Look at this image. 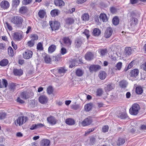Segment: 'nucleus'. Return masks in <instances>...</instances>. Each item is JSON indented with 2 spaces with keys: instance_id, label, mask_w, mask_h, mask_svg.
<instances>
[{
  "instance_id": "nucleus-1",
  "label": "nucleus",
  "mask_w": 146,
  "mask_h": 146,
  "mask_svg": "<svg viewBox=\"0 0 146 146\" xmlns=\"http://www.w3.org/2000/svg\"><path fill=\"white\" fill-rule=\"evenodd\" d=\"M23 21L22 18L19 16H13L11 19V22L12 23L19 26L21 25Z\"/></svg>"
},
{
  "instance_id": "nucleus-2",
  "label": "nucleus",
  "mask_w": 146,
  "mask_h": 146,
  "mask_svg": "<svg viewBox=\"0 0 146 146\" xmlns=\"http://www.w3.org/2000/svg\"><path fill=\"white\" fill-rule=\"evenodd\" d=\"M140 109V107L139 105L137 104L132 105L131 107L129 109L130 113L132 115H136L139 112Z\"/></svg>"
},
{
  "instance_id": "nucleus-3",
  "label": "nucleus",
  "mask_w": 146,
  "mask_h": 146,
  "mask_svg": "<svg viewBox=\"0 0 146 146\" xmlns=\"http://www.w3.org/2000/svg\"><path fill=\"white\" fill-rule=\"evenodd\" d=\"M28 118L26 117L21 116L18 117L15 122V124L17 126H21L27 121Z\"/></svg>"
},
{
  "instance_id": "nucleus-4",
  "label": "nucleus",
  "mask_w": 146,
  "mask_h": 146,
  "mask_svg": "<svg viewBox=\"0 0 146 146\" xmlns=\"http://www.w3.org/2000/svg\"><path fill=\"white\" fill-rule=\"evenodd\" d=\"M49 23L52 31L58 30L60 25V23L56 21H54L53 23L52 21H50Z\"/></svg>"
},
{
  "instance_id": "nucleus-5",
  "label": "nucleus",
  "mask_w": 146,
  "mask_h": 146,
  "mask_svg": "<svg viewBox=\"0 0 146 146\" xmlns=\"http://www.w3.org/2000/svg\"><path fill=\"white\" fill-rule=\"evenodd\" d=\"M92 121L91 118L90 117H89L84 120L82 122L81 124L83 126H88L91 123Z\"/></svg>"
},
{
  "instance_id": "nucleus-6",
  "label": "nucleus",
  "mask_w": 146,
  "mask_h": 146,
  "mask_svg": "<svg viewBox=\"0 0 146 146\" xmlns=\"http://www.w3.org/2000/svg\"><path fill=\"white\" fill-rule=\"evenodd\" d=\"M113 33L112 29L110 27L107 28L105 31L104 36L106 38H108Z\"/></svg>"
},
{
  "instance_id": "nucleus-7",
  "label": "nucleus",
  "mask_w": 146,
  "mask_h": 146,
  "mask_svg": "<svg viewBox=\"0 0 146 146\" xmlns=\"http://www.w3.org/2000/svg\"><path fill=\"white\" fill-rule=\"evenodd\" d=\"M33 55L32 51L27 50L23 54V57L25 59H29L31 58Z\"/></svg>"
},
{
  "instance_id": "nucleus-8",
  "label": "nucleus",
  "mask_w": 146,
  "mask_h": 146,
  "mask_svg": "<svg viewBox=\"0 0 146 146\" xmlns=\"http://www.w3.org/2000/svg\"><path fill=\"white\" fill-rule=\"evenodd\" d=\"M101 67L98 65H91L89 68V70L90 72H96L100 69Z\"/></svg>"
},
{
  "instance_id": "nucleus-9",
  "label": "nucleus",
  "mask_w": 146,
  "mask_h": 146,
  "mask_svg": "<svg viewBox=\"0 0 146 146\" xmlns=\"http://www.w3.org/2000/svg\"><path fill=\"white\" fill-rule=\"evenodd\" d=\"M22 33L18 32H15L13 35V37L14 39L17 40H20L22 38Z\"/></svg>"
},
{
  "instance_id": "nucleus-10",
  "label": "nucleus",
  "mask_w": 146,
  "mask_h": 146,
  "mask_svg": "<svg viewBox=\"0 0 146 146\" xmlns=\"http://www.w3.org/2000/svg\"><path fill=\"white\" fill-rule=\"evenodd\" d=\"M83 43V41L81 38H77L76 39L74 44L76 47H80Z\"/></svg>"
},
{
  "instance_id": "nucleus-11",
  "label": "nucleus",
  "mask_w": 146,
  "mask_h": 146,
  "mask_svg": "<svg viewBox=\"0 0 146 146\" xmlns=\"http://www.w3.org/2000/svg\"><path fill=\"white\" fill-rule=\"evenodd\" d=\"M39 102L42 104H45L47 102L48 100L46 96L44 95L40 96L38 98Z\"/></svg>"
},
{
  "instance_id": "nucleus-12",
  "label": "nucleus",
  "mask_w": 146,
  "mask_h": 146,
  "mask_svg": "<svg viewBox=\"0 0 146 146\" xmlns=\"http://www.w3.org/2000/svg\"><path fill=\"white\" fill-rule=\"evenodd\" d=\"M7 84V82L6 80L4 79H0V88H6Z\"/></svg>"
},
{
  "instance_id": "nucleus-13",
  "label": "nucleus",
  "mask_w": 146,
  "mask_h": 146,
  "mask_svg": "<svg viewBox=\"0 0 146 146\" xmlns=\"http://www.w3.org/2000/svg\"><path fill=\"white\" fill-rule=\"evenodd\" d=\"M50 144V141L47 139H43L40 142L41 146H49Z\"/></svg>"
},
{
  "instance_id": "nucleus-14",
  "label": "nucleus",
  "mask_w": 146,
  "mask_h": 146,
  "mask_svg": "<svg viewBox=\"0 0 146 146\" xmlns=\"http://www.w3.org/2000/svg\"><path fill=\"white\" fill-rule=\"evenodd\" d=\"M114 88V85L112 83H110L105 87L104 89L106 92L112 90Z\"/></svg>"
},
{
  "instance_id": "nucleus-15",
  "label": "nucleus",
  "mask_w": 146,
  "mask_h": 146,
  "mask_svg": "<svg viewBox=\"0 0 146 146\" xmlns=\"http://www.w3.org/2000/svg\"><path fill=\"white\" fill-rule=\"evenodd\" d=\"M65 21L66 24L70 25L74 23V20L73 18L68 17L66 19Z\"/></svg>"
},
{
  "instance_id": "nucleus-16",
  "label": "nucleus",
  "mask_w": 146,
  "mask_h": 146,
  "mask_svg": "<svg viewBox=\"0 0 146 146\" xmlns=\"http://www.w3.org/2000/svg\"><path fill=\"white\" fill-rule=\"evenodd\" d=\"M125 55L126 56L130 55L132 53V50L130 47H126L125 49Z\"/></svg>"
},
{
  "instance_id": "nucleus-17",
  "label": "nucleus",
  "mask_w": 146,
  "mask_h": 146,
  "mask_svg": "<svg viewBox=\"0 0 146 146\" xmlns=\"http://www.w3.org/2000/svg\"><path fill=\"white\" fill-rule=\"evenodd\" d=\"M94 54L91 52H88L85 55V59L88 60H90L93 59Z\"/></svg>"
},
{
  "instance_id": "nucleus-18",
  "label": "nucleus",
  "mask_w": 146,
  "mask_h": 146,
  "mask_svg": "<svg viewBox=\"0 0 146 146\" xmlns=\"http://www.w3.org/2000/svg\"><path fill=\"white\" fill-rule=\"evenodd\" d=\"M9 3L6 1H2L0 4L1 7L4 9H7L9 7Z\"/></svg>"
},
{
  "instance_id": "nucleus-19",
  "label": "nucleus",
  "mask_w": 146,
  "mask_h": 146,
  "mask_svg": "<svg viewBox=\"0 0 146 146\" xmlns=\"http://www.w3.org/2000/svg\"><path fill=\"white\" fill-rule=\"evenodd\" d=\"M20 96L24 99H27L29 98V93L26 92H23L21 93Z\"/></svg>"
},
{
  "instance_id": "nucleus-20",
  "label": "nucleus",
  "mask_w": 146,
  "mask_h": 146,
  "mask_svg": "<svg viewBox=\"0 0 146 146\" xmlns=\"http://www.w3.org/2000/svg\"><path fill=\"white\" fill-rule=\"evenodd\" d=\"M47 120L48 122L52 125H54L56 123V120L55 118L52 116L48 117Z\"/></svg>"
},
{
  "instance_id": "nucleus-21",
  "label": "nucleus",
  "mask_w": 146,
  "mask_h": 146,
  "mask_svg": "<svg viewBox=\"0 0 146 146\" xmlns=\"http://www.w3.org/2000/svg\"><path fill=\"white\" fill-rule=\"evenodd\" d=\"M139 71L137 69H134L132 70L130 73V76L133 77H136L138 74Z\"/></svg>"
},
{
  "instance_id": "nucleus-22",
  "label": "nucleus",
  "mask_w": 146,
  "mask_h": 146,
  "mask_svg": "<svg viewBox=\"0 0 146 146\" xmlns=\"http://www.w3.org/2000/svg\"><path fill=\"white\" fill-rule=\"evenodd\" d=\"M13 72L15 76H21L23 74V72L22 70L17 69H14L13 70Z\"/></svg>"
},
{
  "instance_id": "nucleus-23",
  "label": "nucleus",
  "mask_w": 146,
  "mask_h": 146,
  "mask_svg": "<svg viewBox=\"0 0 146 146\" xmlns=\"http://www.w3.org/2000/svg\"><path fill=\"white\" fill-rule=\"evenodd\" d=\"M138 23V20L135 18L132 17L130 21V24L131 26H134L137 25Z\"/></svg>"
},
{
  "instance_id": "nucleus-24",
  "label": "nucleus",
  "mask_w": 146,
  "mask_h": 146,
  "mask_svg": "<svg viewBox=\"0 0 146 146\" xmlns=\"http://www.w3.org/2000/svg\"><path fill=\"white\" fill-rule=\"evenodd\" d=\"M54 3L57 6H61L64 5V2L62 0H55Z\"/></svg>"
},
{
  "instance_id": "nucleus-25",
  "label": "nucleus",
  "mask_w": 146,
  "mask_h": 146,
  "mask_svg": "<svg viewBox=\"0 0 146 146\" xmlns=\"http://www.w3.org/2000/svg\"><path fill=\"white\" fill-rule=\"evenodd\" d=\"M117 116L119 117L121 119H125L126 118L127 115L126 113L125 112H119L117 114Z\"/></svg>"
},
{
  "instance_id": "nucleus-26",
  "label": "nucleus",
  "mask_w": 146,
  "mask_h": 146,
  "mask_svg": "<svg viewBox=\"0 0 146 146\" xmlns=\"http://www.w3.org/2000/svg\"><path fill=\"white\" fill-rule=\"evenodd\" d=\"M65 122L67 124L69 125H74L75 123L74 120L71 118L66 119V120Z\"/></svg>"
},
{
  "instance_id": "nucleus-27",
  "label": "nucleus",
  "mask_w": 146,
  "mask_h": 146,
  "mask_svg": "<svg viewBox=\"0 0 146 146\" xmlns=\"http://www.w3.org/2000/svg\"><path fill=\"white\" fill-rule=\"evenodd\" d=\"M92 103L87 104L84 106L85 110L86 111H89L92 109Z\"/></svg>"
},
{
  "instance_id": "nucleus-28",
  "label": "nucleus",
  "mask_w": 146,
  "mask_h": 146,
  "mask_svg": "<svg viewBox=\"0 0 146 146\" xmlns=\"http://www.w3.org/2000/svg\"><path fill=\"white\" fill-rule=\"evenodd\" d=\"M100 18L103 22H106L108 20L107 16L105 14H101L100 16Z\"/></svg>"
},
{
  "instance_id": "nucleus-29",
  "label": "nucleus",
  "mask_w": 146,
  "mask_h": 146,
  "mask_svg": "<svg viewBox=\"0 0 146 146\" xmlns=\"http://www.w3.org/2000/svg\"><path fill=\"white\" fill-rule=\"evenodd\" d=\"M9 61L8 60L4 59L0 62V65L2 66H7L8 64Z\"/></svg>"
},
{
  "instance_id": "nucleus-30",
  "label": "nucleus",
  "mask_w": 146,
  "mask_h": 146,
  "mask_svg": "<svg viewBox=\"0 0 146 146\" xmlns=\"http://www.w3.org/2000/svg\"><path fill=\"white\" fill-rule=\"evenodd\" d=\"M127 85V82L124 80H122L119 82V86L122 88H125Z\"/></svg>"
},
{
  "instance_id": "nucleus-31",
  "label": "nucleus",
  "mask_w": 146,
  "mask_h": 146,
  "mask_svg": "<svg viewBox=\"0 0 146 146\" xmlns=\"http://www.w3.org/2000/svg\"><path fill=\"white\" fill-rule=\"evenodd\" d=\"M99 76L100 79L104 80L106 78V74L104 71H100L99 73Z\"/></svg>"
},
{
  "instance_id": "nucleus-32",
  "label": "nucleus",
  "mask_w": 146,
  "mask_h": 146,
  "mask_svg": "<svg viewBox=\"0 0 146 146\" xmlns=\"http://www.w3.org/2000/svg\"><path fill=\"white\" fill-rule=\"evenodd\" d=\"M16 85L15 83L10 82V93L13 92L15 89Z\"/></svg>"
},
{
  "instance_id": "nucleus-33",
  "label": "nucleus",
  "mask_w": 146,
  "mask_h": 146,
  "mask_svg": "<svg viewBox=\"0 0 146 146\" xmlns=\"http://www.w3.org/2000/svg\"><path fill=\"white\" fill-rule=\"evenodd\" d=\"M84 73V71L80 69H77L76 72V75L78 76H82Z\"/></svg>"
},
{
  "instance_id": "nucleus-34",
  "label": "nucleus",
  "mask_w": 146,
  "mask_h": 146,
  "mask_svg": "<svg viewBox=\"0 0 146 146\" xmlns=\"http://www.w3.org/2000/svg\"><path fill=\"white\" fill-rule=\"evenodd\" d=\"M63 40L65 44L68 46L71 45L72 41L68 37H65L63 38Z\"/></svg>"
},
{
  "instance_id": "nucleus-35",
  "label": "nucleus",
  "mask_w": 146,
  "mask_h": 146,
  "mask_svg": "<svg viewBox=\"0 0 146 146\" xmlns=\"http://www.w3.org/2000/svg\"><path fill=\"white\" fill-rule=\"evenodd\" d=\"M143 89L141 87L138 86L136 88V92L138 94H141L143 92Z\"/></svg>"
},
{
  "instance_id": "nucleus-36",
  "label": "nucleus",
  "mask_w": 146,
  "mask_h": 146,
  "mask_svg": "<svg viewBox=\"0 0 146 146\" xmlns=\"http://www.w3.org/2000/svg\"><path fill=\"white\" fill-rule=\"evenodd\" d=\"M58 12L59 11L58 10L54 9L51 11L50 14L52 16L54 17L58 15Z\"/></svg>"
},
{
  "instance_id": "nucleus-37",
  "label": "nucleus",
  "mask_w": 146,
  "mask_h": 146,
  "mask_svg": "<svg viewBox=\"0 0 146 146\" xmlns=\"http://www.w3.org/2000/svg\"><path fill=\"white\" fill-rule=\"evenodd\" d=\"M82 19L84 21H87L89 19V16L88 13H84L82 16Z\"/></svg>"
},
{
  "instance_id": "nucleus-38",
  "label": "nucleus",
  "mask_w": 146,
  "mask_h": 146,
  "mask_svg": "<svg viewBox=\"0 0 146 146\" xmlns=\"http://www.w3.org/2000/svg\"><path fill=\"white\" fill-rule=\"evenodd\" d=\"M101 33V31L98 29L95 28L94 30L93 34L94 36H98L100 35Z\"/></svg>"
},
{
  "instance_id": "nucleus-39",
  "label": "nucleus",
  "mask_w": 146,
  "mask_h": 146,
  "mask_svg": "<svg viewBox=\"0 0 146 146\" xmlns=\"http://www.w3.org/2000/svg\"><path fill=\"white\" fill-rule=\"evenodd\" d=\"M125 142V141L124 139L121 138H119L117 141V145L118 146L121 145L123 144Z\"/></svg>"
},
{
  "instance_id": "nucleus-40",
  "label": "nucleus",
  "mask_w": 146,
  "mask_h": 146,
  "mask_svg": "<svg viewBox=\"0 0 146 146\" xmlns=\"http://www.w3.org/2000/svg\"><path fill=\"white\" fill-rule=\"evenodd\" d=\"M56 48V46L54 45H52L48 48V51L49 53H52L55 51Z\"/></svg>"
},
{
  "instance_id": "nucleus-41",
  "label": "nucleus",
  "mask_w": 146,
  "mask_h": 146,
  "mask_svg": "<svg viewBox=\"0 0 146 146\" xmlns=\"http://www.w3.org/2000/svg\"><path fill=\"white\" fill-rule=\"evenodd\" d=\"M27 7L23 6L21 7L19 10V11L21 13H24L27 12Z\"/></svg>"
},
{
  "instance_id": "nucleus-42",
  "label": "nucleus",
  "mask_w": 146,
  "mask_h": 146,
  "mask_svg": "<svg viewBox=\"0 0 146 146\" xmlns=\"http://www.w3.org/2000/svg\"><path fill=\"white\" fill-rule=\"evenodd\" d=\"M46 14L45 12L43 10H40L38 13L39 16L41 18H43Z\"/></svg>"
},
{
  "instance_id": "nucleus-43",
  "label": "nucleus",
  "mask_w": 146,
  "mask_h": 146,
  "mask_svg": "<svg viewBox=\"0 0 146 146\" xmlns=\"http://www.w3.org/2000/svg\"><path fill=\"white\" fill-rule=\"evenodd\" d=\"M20 2V0H13V7L16 8L19 5Z\"/></svg>"
},
{
  "instance_id": "nucleus-44",
  "label": "nucleus",
  "mask_w": 146,
  "mask_h": 146,
  "mask_svg": "<svg viewBox=\"0 0 146 146\" xmlns=\"http://www.w3.org/2000/svg\"><path fill=\"white\" fill-rule=\"evenodd\" d=\"M44 60L46 63H50L51 62V60L49 56L48 55H46L44 57Z\"/></svg>"
},
{
  "instance_id": "nucleus-45",
  "label": "nucleus",
  "mask_w": 146,
  "mask_h": 146,
  "mask_svg": "<svg viewBox=\"0 0 146 146\" xmlns=\"http://www.w3.org/2000/svg\"><path fill=\"white\" fill-rule=\"evenodd\" d=\"M122 64L121 62H119L116 64L115 67H116V69L117 70H120L122 66Z\"/></svg>"
},
{
  "instance_id": "nucleus-46",
  "label": "nucleus",
  "mask_w": 146,
  "mask_h": 146,
  "mask_svg": "<svg viewBox=\"0 0 146 146\" xmlns=\"http://www.w3.org/2000/svg\"><path fill=\"white\" fill-rule=\"evenodd\" d=\"M61 54H59L56 56L53 57V60L55 61H59L61 58Z\"/></svg>"
},
{
  "instance_id": "nucleus-47",
  "label": "nucleus",
  "mask_w": 146,
  "mask_h": 146,
  "mask_svg": "<svg viewBox=\"0 0 146 146\" xmlns=\"http://www.w3.org/2000/svg\"><path fill=\"white\" fill-rule=\"evenodd\" d=\"M113 23L115 25H117L119 24V21L118 18L116 17H114L112 20Z\"/></svg>"
},
{
  "instance_id": "nucleus-48",
  "label": "nucleus",
  "mask_w": 146,
  "mask_h": 146,
  "mask_svg": "<svg viewBox=\"0 0 146 146\" xmlns=\"http://www.w3.org/2000/svg\"><path fill=\"white\" fill-rule=\"evenodd\" d=\"M35 42L33 40H31L29 41L27 44V46L31 47L33 46L34 45Z\"/></svg>"
},
{
  "instance_id": "nucleus-49",
  "label": "nucleus",
  "mask_w": 146,
  "mask_h": 146,
  "mask_svg": "<svg viewBox=\"0 0 146 146\" xmlns=\"http://www.w3.org/2000/svg\"><path fill=\"white\" fill-rule=\"evenodd\" d=\"M37 49L40 50H42L43 49L42 44L40 42H39L37 46Z\"/></svg>"
},
{
  "instance_id": "nucleus-50",
  "label": "nucleus",
  "mask_w": 146,
  "mask_h": 146,
  "mask_svg": "<svg viewBox=\"0 0 146 146\" xmlns=\"http://www.w3.org/2000/svg\"><path fill=\"white\" fill-rule=\"evenodd\" d=\"M47 92L49 94H50L52 93L53 92L52 88L51 86H49L47 89Z\"/></svg>"
},
{
  "instance_id": "nucleus-51",
  "label": "nucleus",
  "mask_w": 146,
  "mask_h": 146,
  "mask_svg": "<svg viewBox=\"0 0 146 146\" xmlns=\"http://www.w3.org/2000/svg\"><path fill=\"white\" fill-rule=\"evenodd\" d=\"M32 39L31 40H33L34 41L35 40H38V36L36 34H33L31 35Z\"/></svg>"
},
{
  "instance_id": "nucleus-52",
  "label": "nucleus",
  "mask_w": 146,
  "mask_h": 146,
  "mask_svg": "<svg viewBox=\"0 0 146 146\" xmlns=\"http://www.w3.org/2000/svg\"><path fill=\"white\" fill-rule=\"evenodd\" d=\"M77 63V61L75 60H73L71 62V63L70 64L69 67L70 68H72L76 66Z\"/></svg>"
},
{
  "instance_id": "nucleus-53",
  "label": "nucleus",
  "mask_w": 146,
  "mask_h": 146,
  "mask_svg": "<svg viewBox=\"0 0 146 146\" xmlns=\"http://www.w3.org/2000/svg\"><path fill=\"white\" fill-rule=\"evenodd\" d=\"M6 114L5 112H1L0 113V119H4L6 116Z\"/></svg>"
},
{
  "instance_id": "nucleus-54",
  "label": "nucleus",
  "mask_w": 146,
  "mask_h": 146,
  "mask_svg": "<svg viewBox=\"0 0 146 146\" xmlns=\"http://www.w3.org/2000/svg\"><path fill=\"white\" fill-rule=\"evenodd\" d=\"M103 92L102 90L101 89H98L97 90L96 92L97 95L100 96L102 94Z\"/></svg>"
},
{
  "instance_id": "nucleus-55",
  "label": "nucleus",
  "mask_w": 146,
  "mask_h": 146,
  "mask_svg": "<svg viewBox=\"0 0 146 146\" xmlns=\"http://www.w3.org/2000/svg\"><path fill=\"white\" fill-rule=\"evenodd\" d=\"M109 129V127L108 125H105L102 127V131L105 133L107 132Z\"/></svg>"
},
{
  "instance_id": "nucleus-56",
  "label": "nucleus",
  "mask_w": 146,
  "mask_h": 146,
  "mask_svg": "<svg viewBox=\"0 0 146 146\" xmlns=\"http://www.w3.org/2000/svg\"><path fill=\"white\" fill-rule=\"evenodd\" d=\"M96 141V139L94 137H92L90 139V142L91 144L92 145L94 144Z\"/></svg>"
},
{
  "instance_id": "nucleus-57",
  "label": "nucleus",
  "mask_w": 146,
  "mask_h": 146,
  "mask_svg": "<svg viewBox=\"0 0 146 146\" xmlns=\"http://www.w3.org/2000/svg\"><path fill=\"white\" fill-rule=\"evenodd\" d=\"M110 11L111 13H114L116 12L117 9L115 7H110Z\"/></svg>"
},
{
  "instance_id": "nucleus-58",
  "label": "nucleus",
  "mask_w": 146,
  "mask_h": 146,
  "mask_svg": "<svg viewBox=\"0 0 146 146\" xmlns=\"http://www.w3.org/2000/svg\"><path fill=\"white\" fill-rule=\"evenodd\" d=\"M32 1V0H23V3L25 5H27L31 3Z\"/></svg>"
},
{
  "instance_id": "nucleus-59",
  "label": "nucleus",
  "mask_w": 146,
  "mask_h": 146,
  "mask_svg": "<svg viewBox=\"0 0 146 146\" xmlns=\"http://www.w3.org/2000/svg\"><path fill=\"white\" fill-rule=\"evenodd\" d=\"M107 53V50L106 49L102 50L100 51L101 55L102 56L104 55L105 54Z\"/></svg>"
},
{
  "instance_id": "nucleus-60",
  "label": "nucleus",
  "mask_w": 146,
  "mask_h": 146,
  "mask_svg": "<svg viewBox=\"0 0 146 146\" xmlns=\"http://www.w3.org/2000/svg\"><path fill=\"white\" fill-rule=\"evenodd\" d=\"M66 70L63 68H61L58 70V72L59 73L61 74L65 72Z\"/></svg>"
},
{
  "instance_id": "nucleus-61",
  "label": "nucleus",
  "mask_w": 146,
  "mask_h": 146,
  "mask_svg": "<svg viewBox=\"0 0 146 146\" xmlns=\"http://www.w3.org/2000/svg\"><path fill=\"white\" fill-rule=\"evenodd\" d=\"M86 36L87 38H88L89 37V31L88 30H85L84 32L83 33Z\"/></svg>"
},
{
  "instance_id": "nucleus-62",
  "label": "nucleus",
  "mask_w": 146,
  "mask_h": 146,
  "mask_svg": "<svg viewBox=\"0 0 146 146\" xmlns=\"http://www.w3.org/2000/svg\"><path fill=\"white\" fill-rule=\"evenodd\" d=\"M72 108L75 110L79 109L80 108V106L78 104L73 105L72 106Z\"/></svg>"
},
{
  "instance_id": "nucleus-63",
  "label": "nucleus",
  "mask_w": 146,
  "mask_h": 146,
  "mask_svg": "<svg viewBox=\"0 0 146 146\" xmlns=\"http://www.w3.org/2000/svg\"><path fill=\"white\" fill-rule=\"evenodd\" d=\"M133 66V63L132 62H131L128 65L127 67V69H126V68H125V71H127V70H128L130 69L131 68V67Z\"/></svg>"
},
{
  "instance_id": "nucleus-64",
  "label": "nucleus",
  "mask_w": 146,
  "mask_h": 146,
  "mask_svg": "<svg viewBox=\"0 0 146 146\" xmlns=\"http://www.w3.org/2000/svg\"><path fill=\"white\" fill-rule=\"evenodd\" d=\"M94 128L89 129L88 131L86 132L85 133V135H87L88 134L90 133L93 131L94 130Z\"/></svg>"
}]
</instances>
